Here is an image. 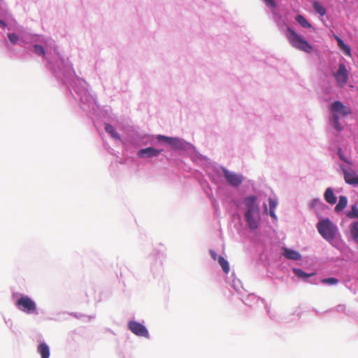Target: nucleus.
I'll return each instance as SVG.
<instances>
[{"label": "nucleus", "mask_w": 358, "mask_h": 358, "mask_svg": "<svg viewBox=\"0 0 358 358\" xmlns=\"http://www.w3.org/2000/svg\"><path fill=\"white\" fill-rule=\"evenodd\" d=\"M18 309L28 314L36 313V303L27 296H22L16 301Z\"/></svg>", "instance_id": "nucleus-3"}, {"label": "nucleus", "mask_w": 358, "mask_h": 358, "mask_svg": "<svg viewBox=\"0 0 358 358\" xmlns=\"http://www.w3.org/2000/svg\"><path fill=\"white\" fill-rule=\"evenodd\" d=\"M210 255L213 260H217L218 256L215 251L210 250Z\"/></svg>", "instance_id": "nucleus-32"}, {"label": "nucleus", "mask_w": 358, "mask_h": 358, "mask_svg": "<svg viewBox=\"0 0 358 358\" xmlns=\"http://www.w3.org/2000/svg\"><path fill=\"white\" fill-rule=\"evenodd\" d=\"M285 35L293 48L306 53L312 52L313 50L312 45L293 29L287 27Z\"/></svg>", "instance_id": "nucleus-1"}, {"label": "nucleus", "mask_w": 358, "mask_h": 358, "mask_svg": "<svg viewBox=\"0 0 358 358\" xmlns=\"http://www.w3.org/2000/svg\"><path fill=\"white\" fill-rule=\"evenodd\" d=\"M313 6L315 11L320 15L324 16L327 14L326 8L319 1H315L313 3Z\"/></svg>", "instance_id": "nucleus-16"}, {"label": "nucleus", "mask_w": 358, "mask_h": 358, "mask_svg": "<svg viewBox=\"0 0 358 358\" xmlns=\"http://www.w3.org/2000/svg\"><path fill=\"white\" fill-rule=\"evenodd\" d=\"M293 273L299 278L306 279L307 278L311 277L314 275L313 273H306L303 271H302L300 268H293Z\"/></svg>", "instance_id": "nucleus-23"}, {"label": "nucleus", "mask_w": 358, "mask_h": 358, "mask_svg": "<svg viewBox=\"0 0 358 358\" xmlns=\"http://www.w3.org/2000/svg\"><path fill=\"white\" fill-rule=\"evenodd\" d=\"M338 155L339 157L341 158V159H342L343 162H345L346 163H349L348 159L344 157V155L342 152L341 148H338Z\"/></svg>", "instance_id": "nucleus-31"}, {"label": "nucleus", "mask_w": 358, "mask_h": 358, "mask_svg": "<svg viewBox=\"0 0 358 358\" xmlns=\"http://www.w3.org/2000/svg\"><path fill=\"white\" fill-rule=\"evenodd\" d=\"M129 329L132 333L138 336L148 338L149 336L148 331L145 326L136 321H131L129 323Z\"/></svg>", "instance_id": "nucleus-7"}, {"label": "nucleus", "mask_w": 358, "mask_h": 358, "mask_svg": "<svg viewBox=\"0 0 358 358\" xmlns=\"http://www.w3.org/2000/svg\"><path fill=\"white\" fill-rule=\"evenodd\" d=\"M350 233L353 238L358 240V222H353L350 229Z\"/></svg>", "instance_id": "nucleus-25"}, {"label": "nucleus", "mask_w": 358, "mask_h": 358, "mask_svg": "<svg viewBox=\"0 0 358 358\" xmlns=\"http://www.w3.org/2000/svg\"><path fill=\"white\" fill-rule=\"evenodd\" d=\"M348 204V199L345 196H341L339 197V201L337 205L335 207L336 212H340L343 210Z\"/></svg>", "instance_id": "nucleus-18"}, {"label": "nucleus", "mask_w": 358, "mask_h": 358, "mask_svg": "<svg viewBox=\"0 0 358 358\" xmlns=\"http://www.w3.org/2000/svg\"><path fill=\"white\" fill-rule=\"evenodd\" d=\"M217 262L222 267L223 271L225 273H228L229 271V266L228 262L222 256L218 257Z\"/></svg>", "instance_id": "nucleus-20"}, {"label": "nucleus", "mask_w": 358, "mask_h": 358, "mask_svg": "<svg viewBox=\"0 0 358 358\" xmlns=\"http://www.w3.org/2000/svg\"><path fill=\"white\" fill-rule=\"evenodd\" d=\"M160 153L159 150H155L152 148H147L141 149L138 152V155L141 157H155Z\"/></svg>", "instance_id": "nucleus-13"}, {"label": "nucleus", "mask_w": 358, "mask_h": 358, "mask_svg": "<svg viewBox=\"0 0 358 358\" xmlns=\"http://www.w3.org/2000/svg\"><path fill=\"white\" fill-rule=\"evenodd\" d=\"M295 20L303 28H312L311 24L302 15H297Z\"/></svg>", "instance_id": "nucleus-19"}, {"label": "nucleus", "mask_w": 358, "mask_h": 358, "mask_svg": "<svg viewBox=\"0 0 358 358\" xmlns=\"http://www.w3.org/2000/svg\"><path fill=\"white\" fill-rule=\"evenodd\" d=\"M344 174L345 181L350 185H358V176L351 169H346L341 166Z\"/></svg>", "instance_id": "nucleus-9"}, {"label": "nucleus", "mask_w": 358, "mask_h": 358, "mask_svg": "<svg viewBox=\"0 0 358 358\" xmlns=\"http://www.w3.org/2000/svg\"><path fill=\"white\" fill-rule=\"evenodd\" d=\"M8 37L13 44H16L18 41V36L15 34H8Z\"/></svg>", "instance_id": "nucleus-29"}, {"label": "nucleus", "mask_w": 358, "mask_h": 358, "mask_svg": "<svg viewBox=\"0 0 358 358\" xmlns=\"http://www.w3.org/2000/svg\"><path fill=\"white\" fill-rule=\"evenodd\" d=\"M264 208L266 210H267L266 205L264 206Z\"/></svg>", "instance_id": "nucleus-35"}, {"label": "nucleus", "mask_w": 358, "mask_h": 358, "mask_svg": "<svg viewBox=\"0 0 358 358\" xmlns=\"http://www.w3.org/2000/svg\"><path fill=\"white\" fill-rule=\"evenodd\" d=\"M324 199L329 204H334L336 202V197L335 196L333 189L328 187L324 194Z\"/></svg>", "instance_id": "nucleus-15"}, {"label": "nucleus", "mask_w": 358, "mask_h": 358, "mask_svg": "<svg viewBox=\"0 0 358 358\" xmlns=\"http://www.w3.org/2000/svg\"><path fill=\"white\" fill-rule=\"evenodd\" d=\"M346 215L350 219L358 218V207H357V206L352 205L351 207V210H349L346 213Z\"/></svg>", "instance_id": "nucleus-24"}, {"label": "nucleus", "mask_w": 358, "mask_h": 358, "mask_svg": "<svg viewBox=\"0 0 358 358\" xmlns=\"http://www.w3.org/2000/svg\"><path fill=\"white\" fill-rule=\"evenodd\" d=\"M321 201L320 199H315L313 203H312V206H314V205H316L317 203H320Z\"/></svg>", "instance_id": "nucleus-33"}, {"label": "nucleus", "mask_w": 358, "mask_h": 358, "mask_svg": "<svg viewBox=\"0 0 358 358\" xmlns=\"http://www.w3.org/2000/svg\"><path fill=\"white\" fill-rule=\"evenodd\" d=\"M331 110L334 114H338L339 117H345L348 115L352 113L351 109L345 106L340 101H334L330 106Z\"/></svg>", "instance_id": "nucleus-6"}, {"label": "nucleus", "mask_w": 358, "mask_h": 358, "mask_svg": "<svg viewBox=\"0 0 358 358\" xmlns=\"http://www.w3.org/2000/svg\"><path fill=\"white\" fill-rule=\"evenodd\" d=\"M283 250V255L289 259L299 260L301 258V255H300V253L295 250L288 249L286 248H285Z\"/></svg>", "instance_id": "nucleus-12"}, {"label": "nucleus", "mask_w": 358, "mask_h": 358, "mask_svg": "<svg viewBox=\"0 0 358 358\" xmlns=\"http://www.w3.org/2000/svg\"><path fill=\"white\" fill-rule=\"evenodd\" d=\"M105 130L106 132L110 134L114 138H116L117 140L120 139L119 134L116 132L115 128L112 125L107 123L105 124Z\"/></svg>", "instance_id": "nucleus-21"}, {"label": "nucleus", "mask_w": 358, "mask_h": 358, "mask_svg": "<svg viewBox=\"0 0 358 358\" xmlns=\"http://www.w3.org/2000/svg\"><path fill=\"white\" fill-rule=\"evenodd\" d=\"M268 6L271 8H275L276 3L274 0H262Z\"/></svg>", "instance_id": "nucleus-30"}, {"label": "nucleus", "mask_w": 358, "mask_h": 358, "mask_svg": "<svg viewBox=\"0 0 358 358\" xmlns=\"http://www.w3.org/2000/svg\"><path fill=\"white\" fill-rule=\"evenodd\" d=\"M257 197L255 196H249L244 199V204L247 208L246 212L250 213H259V209L258 205L256 203Z\"/></svg>", "instance_id": "nucleus-10"}, {"label": "nucleus", "mask_w": 358, "mask_h": 358, "mask_svg": "<svg viewBox=\"0 0 358 358\" xmlns=\"http://www.w3.org/2000/svg\"><path fill=\"white\" fill-rule=\"evenodd\" d=\"M159 141L162 140L170 145L172 148L176 149H183L184 148V141L178 138H171L162 135H159L157 137Z\"/></svg>", "instance_id": "nucleus-8"}, {"label": "nucleus", "mask_w": 358, "mask_h": 358, "mask_svg": "<svg viewBox=\"0 0 358 358\" xmlns=\"http://www.w3.org/2000/svg\"><path fill=\"white\" fill-rule=\"evenodd\" d=\"M335 38L336 39L338 47L345 53L346 55L350 56V48L348 45H345L343 41L339 37L336 36Z\"/></svg>", "instance_id": "nucleus-17"}, {"label": "nucleus", "mask_w": 358, "mask_h": 358, "mask_svg": "<svg viewBox=\"0 0 358 358\" xmlns=\"http://www.w3.org/2000/svg\"><path fill=\"white\" fill-rule=\"evenodd\" d=\"M245 217L250 229H255L257 228L259 218V213L245 212Z\"/></svg>", "instance_id": "nucleus-11"}, {"label": "nucleus", "mask_w": 358, "mask_h": 358, "mask_svg": "<svg viewBox=\"0 0 358 358\" xmlns=\"http://www.w3.org/2000/svg\"><path fill=\"white\" fill-rule=\"evenodd\" d=\"M339 280L336 278H323L321 280V282L323 284H328L330 285H335L338 283Z\"/></svg>", "instance_id": "nucleus-27"}, {"label": "nucleus", "mask_w": 358, "mask_h": 358, "mask_svg": "<svg viewBox=\"0 0 358 358\" xmlns=\"http://www.w3.org/2000/svg\"><path fill=\"white\" fill-rule=\"evenodd\" d=\"M334 76L339 87H343L348 82V71L345 65L343 63L339 64L338 69L334 73Z\"/></svg>", "instance_id": "nucleus-4"}, {"label": "nucleus", "mask_w": 358, "mask_h": 358, "mask_svg": "<svg viewBox=\"0 0 358 358\" xmlns=\"http://www.w3.org/2000/svg\"><path fill=\"white\" fill-rule=\"evenodd\" d=\"M0 26L5 27L6 24L3 20H0Z\"/></svg>", "instance_id": "nucleus-34"}, {"label": "nucleus", "mask_w": 358, "mask_h": 358, "mask_svg": "<svg viewBox=\"0 0 358 358\" xmlns=\"http://www.w3.org/2000/svg\"><path fill=\"white\" fill-rule=\"evenodd\" d=\"M333 123H334V128L337 131H340L343 129V127L341 126V124L339 122V116L338 114L333 115Z\"/></svg>", "instance_id": "nucleus-26"}, {"label": "nucleus", "mask_w": 358, "mask_h": 358, "mask_svg": "<svg viewBox=\"0 0 358 358\" xmlns=\"http://www.w3.org/2000/svg\"><path fill=\"white\" fill-rule=\"evenodd\" d=\"M223 175L229 185L233 187H238L243 182V176L240 174L231 172L226 168L222 167Z\"/></svg>", "instance_id": "nucleus-5"}, {"label": "nucleus", "mask_w": 358, "mask_h": 358, "mask_svg": "<svg viewBox=\"0 0 358 358\" xmlns=\"http://www.w3.org/2000/svg\"><path fill=\"white\" fill-rule=\"evenodd\" d=\"M268 202H269V206H270L269 215L273 218L276 219V215L275 214V209L277 206L278 203L275 199H273L271 198H270L268 199Z\"/></svg>", "instance_id": "nucleus-22"}, {"label": "nucleus", "mask_w": 358, "mask_h": 358, "mask_svg": "<svg viewBox=\"0 0 358 358\" xmlns=\"http://www.w3.org/2000/svg\"><path fill=\"white\" fill-rule=\"evenodd\" d=\"M317 229L320 234L327 241L332 240L336 236L337 228L329 219L319 222Z\"/></svg>", "instance_id": "nucleus-2"}, {"label": "nucleus", "mask_w": 358, "mask_h": 358, "mask_svg": "<svg viewBox=\"0 0 358 358\" xmlns=\"http://www.w3.org/2000/svg\"><path fill=\"white\" fill-rule=\"evenodd\" d=\"M33 48H34V52L36 54H37L38 55H41V56L45 55V50L42 45H35Z\"/></svg>", "instance_id": "nucleus-28"}, {"label": "nucleus", "mask_w": 358, "mask_h": 358, "mask_svg": "<svg viewBox=\"0 0 358 358\" xmlns=\"http://www.w3.org/2000/svg\"><path fill=\"white\" fill-rule=\"evenodd\" d=\"M38 352L41 355V358H49L50 348L45 343H41L38 345L37 348Z\"/></svg>", "instance_id": "nucleus-14"}]
</instances>
